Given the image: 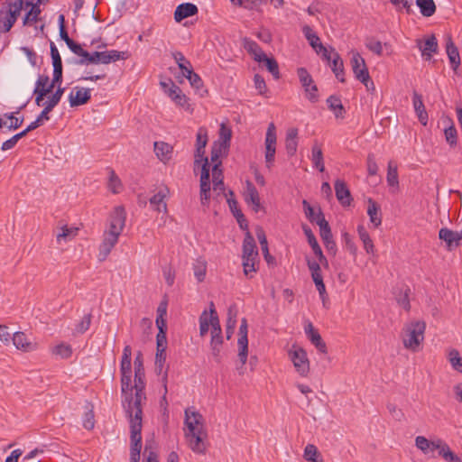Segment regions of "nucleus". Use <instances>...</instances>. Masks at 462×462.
<instances>
[{
  "label": "nucleus",
  "instance_id": "6",
  "mask_svg": "<svg viewBox=\"0 0 462 462\" xmlns=\"http://www.w3.org/2000/svg\"><path fill=\"white\" fill-rule=\"evenodd\" d=\"M289 356L297 373L300 376H307L310 372V362L306 351L300 346H292Z\"/></svg>",
  "mask_w": 462,
  "mask_h": 462
},
{
  "label": "nucleus",
  "instance_id": "11",
  "mask_svg": "<svg viewBox=\"0 0 462 462\" xmlns=\"http://www.w3.org/2000/svg\"><path fill=\"white\" fill-rule=\"evenodd\" d=\"M350 62L356 79L359 81H367V79H370V75L365 61L358 52L353 53Z\"/></svg>",
  "mask_w": 462,
  "mask_h": 462
},
{
  "label": "nucleus",
  "instance_id": "7",
  "mask_svg": "<svg viewBox=\"0 0 462 462\" xmlns=\"http://www.w3.org/2000/svg\"><path fill=\"white\" fill-rule=\"evenodd\" d=\"M200 172V202L204 207L209 206L210 201V166L208 159H204L199 165Z\"/></svg>",
  "mask_w": 462,
  "mask_h": 462
},
{
  "label": "nucleus",
  "instance_id": "58",
  "mask_svg": "<svg viewBox=\"0 0 462 462\" xmlns=\"http://www.w3.org/2000/svg\"><path fill=\"white\" fill-rule=\"evenodd\" d=\"M445 138L447 143L451 146H455L457 144V132L454 125H450L449 127L446 128L444 131Z\"/></svg>",
  "mask_w": 462,
  "mask_h": 462
},
{
  "label": "nucleus",
  "instance_id": "64",
  "mask_svg": "<svg viewBox=\"0 0 462 462\" xmlns=\"http://www.w3.org/2000/svg\"><path fill=\"white\" fill-rule=\"evenodd\" d=\"M367 171L370 176H375L378 172V165L375 162L374 155L369 153L366 159Z\"/></svg>",
  "mask_w": 462,
  "mask_h": 462
},
{
  "label": "nucleus",
  "instance_id": "18",
  "mask_svg": "<svg viewBox=\"0 0 462 462\" xmlns=\"http://www.w3.org/2000/svg\"><path fill=\"white\" fill-rule=\"evenodd\" d=\"M247 333H248V327L247 326H241L239 327V332H238V340H237V346H238V359L243 364H246L247 358H248V338H247Z\"/></svg>",
  "mask_w": 462,
  "mask_h": 462
},
{
  "label": "nucleus",
  "instance_id": "14",
  "mask_svg": "<svg viewBox=\"0 0 462 462\" xmlns=\"http://www.w3.org/2000/svg\"><path fill=\"white\" fill-rule=\"evenodd\" d=\"M439 238L446 243L448 250H452L459 246L462 242V230L457 232L447 227H442L439 231Z\"/></svg>",
  "mask_w": 462,
  "mask_h": 462
},
{
  "label": "nucleus",
  "instance_id": "36",
  "mask_svg": "<svg viewBox=\"0 0 462 462\" xmlns=\"http://www.w3.org/2000/svg\"><path fill=\"white\" fill-rule=\"evenodd\" d=\"M172 57L178 64L179 69L181 70L182 75L185 77L187 74H190L193 70L191 63L188 60L180 51H175L172 53Z\"/></svg>",
  "mask_w": 462,
  "mask_h": 462
},
{
  "label": "nucleus",
  "instance_id": "5",
  "mask_svg": "<svg viewBox=\"0 0 462 462\" xmlns=\"http://www.w3.org/2000/svg\"><path fill=\"white\" fill-rule=\"evenodd\" d=\"M130 423V462H140L142 449V420H129Z\"/></svg>",
  "mask_w": 462,
  "mask_h": 462
},
{
  "label": "nucleus",
  "instance_id": "49",
  "mask_svg": "<svg viewBox=\"0 0 462 462\" xmlns=\"http://www.w3.org/2000/svg\"><path fill=\"white\" fill-rule=\"evenodd\" d=\"M329 65L335 76L345 75L343 60L337 51L333 52V59Z\"/></svg>",
  "mask_w": 462,
  "mask_h": 462
},
{
  "label": "nucleus",
  "instance_id": "56",
  "mask_svg": "<svg viewBox=\"0 0 462 462\" xmlns=\"http://www.w3.org/2000/svg\"><path fill=\"white\" fill-rule=\"evenodd\" d=\"M448 357L452 367L462 374V357H460L458 351L452 349L449 352Z\"/></svg>",
  "mask_w": 462,
  "mask_h": 462
},
{
  "label": "nucleus",
  "instance_id": "60",
  "mask_svg": "<svg viewBox=\"0 0 462 462\" xmlns=\"http://www.w3.org/2000/svg\"><path fill=\"white\" fill-rule=\"evenodd\" d=\"M306 262H307V265L311 273L312 279L322 276L320 265L317 261L311 260L309 257H307Z\"/></svg>",
  "mask_w": 462,
  "mask_h": 462
},
{
  "label": "nucleus",
  "instance_id": "4",
  "mask_svg": "<svg viewBox=\"0 0 462 462\" xmlns=\"http://www.w3.org/2000/svg\"><path fill=\"white\" fill-rule=\"evenodd\" d=\"M12 4V0H5L0 9V32L2 33L8 32L21 14V2L19 1L17 5Z\"/></svg>",
  "mask_w": 462,
  "mask_h": 462
},
{
  "label": "nucleus",
  "instance_id": "34",
  "mask_svg": "<svg viewBox=\"0 0 462 462\" xmlns=\"http://www.w3.org/2000/svg\"><path fill=\"white\" fill-rule=\"evenodd\" d=\"M243 46L255 61H260L262 55L265 54L258 43L249 38L243 39Z\"/></svg>",
  "mask_w": 462,
  "mask_h": 462
},
{
  "label": "nucleus",
  "instance_id": "44",
  "mask_svg": "<svg viewBox=\"0 0 462 462\" xmlns=\"http://www.w3.org/2000/svg\"><path fill=\"white\" fill-rule=\"evenodd\" d=\"M302 206L304 208V212L306 215V217L312 223H316L318 225V221L321 215H324L321 208H319L318 211L316 212L314 208L311 207V205L307 201H302Z\"/></svg>",
  "mask_w": 462,
  "mask_h": 462
},
{
  "label": "nucleus",
  "instance_id": "46",
  "mask_svg": "<svg viewBox=\"0 0 462 462\" xmlns=\"http://www.w3.org/2000/svg\"><path fill=\"white\" fill-rule=\"evenodd\" d=\"M85 414L83 417V427L90 430L95 427V416L93 411V405L90 402H87L85 406Z\"/></svg>",
  "mask_w": 462,
  "mask_h": 462
},
{
  "label": "nucleus",
  "instance_id": "9",
  "mask_svg": "<svg viewBox=\"0 0 462 462\" xmlns=\"http://www.w3.org/2000/svg\"><path fill=\"white\" fill-rule=\"evenodd\" d=\"M208 437L206 429L196 432H186L185 439L189 448L196 454L205 455L207 452L206 439Z\"/></svg>",
  "mask_w": 462,
  "mask_h": 462
},
{
  "label": "nucleus",
  "instance_id": "32",
  "mask_svg": "<svg viewBox=\"0 0 462 462\" xmlns=\"http://www.w3.org/2000/svg\"><path fill=\"white\" fill-rule=\"evenodd\" d=\"M302 32L309 42L310 45L317 51L319 52L318 49H324L323 44L320 42L319 37L318 34L312 30V28L310 25H303L302 26Z\"/></svg>",
  "mask_w": 462,
  "mask_h": 462
},
{
  "label": "nucleus",
  "instance_id": "20",
  "mask_svg": "<svg viewBox=\"0 0 462 462\" xmlns=\"http://www.w3.org/2000/svg\"><path fill=\"white\" fill-rule=\"evenodd\" d=\"M418 47L421 51V55L425 60H430L434 53L438 51V41L434 34L428 37L424 44H421L420 41H418Z\"/></svg>",
  "mask_w": 462,
  "mask_h": 462
},
{
  "label": "nucleus",
  "instance_id": "2",
  "mask_svg": "<svg viewBox=\"0 0 462 462\" xmlns=\"http://www.w3.org/2000/svg\"><path fill=\"white\" fill-rule=\"evenodd\" d=\"M426 323L422 320H411L404 324L401 338L404 348L417 353L421 349V344L424 340Z\"/></svg>",
  "mask_w": 462,
  "mask_h": 462
},
{
  "label": "nucleus",
  "instance_id": "54",
  "mask_svg": "<svg viewBox=\"0 0 462 462\" xmlns=\"http://www.w3.org/2000/svg\"><path fill=\"white\" fill-rule=\"evenodd\" d=\"M167 312V303L162 301L157 308L156 326L157 328H167L166 319L163 318Z\"/></svg>",
  "mask_w": 462,
  "mask_h": 462
},
{
  "label": "nucleus",
  "instance_id": "38",
  "mask_svg": "<svg viewBox=\"0 0 462 462\" xmlns=\"http://www.w3.org/2000/svg\"><path fill=\"white\" fill-rule=\"evenodd\" d=\"M416 5L424 17H430L436 13V5L433 0H416Z\"/></svg>",
  "mask_w": 462,
  "mask_h": 462
},
{
  "label": "nucleus",
  "instance_id": "31",
  "mask_svg": "<svg viewBox=\"0 0 462 462\" xmlns=\"http://www.w3.org/2000/svg\"><path fill=\"white\" fill-rule=\"evenodd\" d=\"M368 208L367 214L370 217L371 223L374 225V226H379L382 223V216H381V208L380 206L372 199H368Z\"/></svg>",
  "mask_w": 462,
  "mask_h": 462
},
{
  "label": "nucleus",
  "instance_id": "48",
  "mask_svg": "<svg viewBox=\"0 0 462 462\" xmlns=\"http://www.w3.org/2000/svg\"><path fill=\"white\" fill-rule=\"evenodd\" d=\"M255 234H256V236H257L258 241L260 243L261 249H262V252L263 254V256H264L265 260L267 262H269V258H272V257H271V255L269 254L268 242H267V238H266V236H265V232L263 231V229L262 227H257L256 230H255Z\"/></svg>",
  "mask_w": 462,
  "mask_h": 462
},
{
  "label": "nucleus",
  "instance_id": "43",
  "mask_svg": "<svg viewBox=\"0 0 462 462\" xmlns=\"http://www.w3.org/2000/svg\"><path fill=\"white\" fill-rule=\"evenodd\" d=\"M386 180L389 186H399L397 165L393 161H390L388 162Z\"/></svg>",
  "mask_w": 462,
  "mask_h": 462
},
{
  "label": "nucleus",
  "instance_id": "61",
  "mask_svg": "<svg viewBox=\"0 0 462 462\" xmlns=\"http://www.w3.org/2000/svg\"><path fill=\"white\" fill-rule=\"evenodd\" d=\"M196 137V147L205 148L208 143L207 129L205 127H199Z\"/></svg>",
  "mask_w": 462,
  "mask_h": 462
},
{
  "label": "nucleus",
  "instance_id": "51",
  "mask_svg": "<svg viewBox=\"0 0 462 462\" xmlns=\"http://www.w3.org/2000/svg\"><path fill=\"white\" fill-rule=\"evenodd\" d=\"M41 14V8L39 5H35L30 7V10L25 14L23 19V24L28 25L32 23H35L39 19V14Z\"/></svg>",
  "mask_w": 462,
  "mask_h": 462
},
{
  "label": "nucleus",
  "instance_id": "12",
  "mask_svg": "<svg viewBox=\"0 0 462 462\" xmlns=\"http://www.w3.org/2000/svg\"><path fill=\"white\" fill-rule=\"evenodd\" d=\"M164 92L174 101L178 106L185 107L187 104V97L182 93L180 87H178L171 79L169 82H161Z\"/></svg>",
  "mask_w": 462,
  "mask_h": 462
},
{
  "label": "nucleus",
  "instance_id": "26",
  "mask_svg": "<svg viewBox=\"0 0 462 462\" xmlns=\"http://www.w3.org/2000/svg\"><path fill=\"white\" fill-rule=\"evenodd\" d=\"M412 103L419 121L421 123V125H426L428 124V113L425 109L422 97L417 91H413Z\"/></svg>",
  "mask_w": 462,
  "mask_h": 462
},
{
  "label": "nucleus",
  "instance_id": "47",
  "mask_svg": "<svg viewBox=\"0 0 462 462\" xmlns=\"http://www.w3.org/2000/svg\"><path fill=\"white\" fill-rule=\"evenodd\" d=\"M302 229L314 254L317 255L318 254L322 252L321 247L319 246L312 230L307 225H303Z\"/></svg>",
  "mask_w": 462,
  "mask_h": 462
},
{
  "label": "nucleus",
  "instance_id": "42",
  "mask_svg": "<svg viewBox=\"0 0 462 462\" xmlns=\"http://www.w3.org/2000/svg\"><path fill=\"white\" fill-rule=\"evenodd\" d=\"M210 316L208 317L209 326H211V335L212 334H222L221 326L219 323V319L217 317L215 305L211 301L209 308Z\"/></svg>",
  "mask_w": 462,
  "mask_h": 462
},
{
  "label": "nucleus",
  "instance_id": "8",
  "mask_svg": "<svg viewBox=\"0 0 462 462\" xmlns=\"http://www.w3.org/2000/svg\"><path fill=\"white\" fill-rule=\"evenodd\" d=\"M297 75L300 82L304 88L306 97L311 102L316 103L319 100L318 87L315 84L311 75L308 70L301 67L297 69Z\"/></svg>",
  "mask_w": 462,
  "mask_h": 462
},
{
  "label": "nucleus",
  "instance_id": "52",
  "mask_svg": "<svg viewBox=\"0 0 462 462\" xmlns=\"http://www.w3.org/2000/svg\"><path fill=\"white\" fill-rule=\"evenodd\" d=\"M304 458L309 462H323L322 459H318L319 452L316 446L308 444L304 449Z\"/></svg>",
  "mask_w": 462,
  "mask_h": 462
},
{
  "label": "nucleus",
  "instance_id": "22",
  "mask_svg": "<svg viewBox=\"0 0 462 462\" xmlns=\"http://www.w3.org/2000/svg\"><path fill=\"white\" fill-rule=\"evenodd\" d=\"M12 340L15 347L23 352H32L37 348V343L30 341L23 332L14 333Z\"/></svg>",
  "mask_w": 462,
  "mask_h": 462
},
{
  "label": "nucleus",
  "instance_id": "40",
  "mask_svg": "<svg viewBox=\"0 0 462 462\" xmlns=\"http://www.w3.org/2000/svg\"><path fill=\"white\" fill-rule=\"evenodd\" d=\"M167 328H158L156 336V354L166 355L167 348Z\"/></svg>",
  "mask_w": 462,
  "mask_h": 462
},
{
  "label": "nucleus",
  "instance_id": "30",
  "mask_svg": "<svg viewBox=\"0 0 462 462\" xmlns=\"http://www.w3.org/2000/svg\"><path fill=\"white\" fill-rule=\"evenodd\" d=\"M298 129L291 128L288 130L286 134L285 139V149L286 152L289 156H293L297 152L298 147Z\"/></svg>",
  "mask_w": 462,
  "mask_h": 462
},
{
  "label": "nucleus",
  "instance_id": "41",
  "mask_svg": "<svg viewBox=\"0 0 462 462\" xmlns=\"http://www.w3.org/2000/svg\"><path fill=\"white\" fill-rule=\"evenodd\" d=\"M439 456L446 462H462V458L455 454L445 441L443 445L439 447Z\"/></svg>",
  "mask_w": 462,
  "mask_h": 462
},
{
  "label": "nucleus",
  "instance_id": "3",
  "mask_svg": "<svg viewBox=\"0 0 462 462\" xmlns=\"http://www.w3.org/2000/svg\"><path fill=\"white\" fill-rule=\"evenodd\" d=\"M258 258V250L254 236L249 231L246 232L243 241V268L245 275L255 273V261Z\"/></svg>",
  "mask_w": 462,
  "mask_h": 462
},
{
  "label": "nucleus",
  "instance_id": "29",
  "mask_svg": "<svg viewBox=\"0 0 462 462\" xmlns=\"http://www.w3.org/2000/svg\"><path fill=\"white\" fill-rule=\"evenodd\" d=\"M127 53L125 51H118L116 50L100 51L98 63L109 64L110 62L116 61L119 60H125Z\"/></svg>",
  "mask_w": 462,
  "mask_h": 462
},
{
  "label": "nucleus",
  "instance_id": "39",
  "mask_svg": "<svg viewBox=\"0 0 462 462\" xmlns=\"http://www.w3.org/2000/svg\"><path fill=\"white\" fill-rule=\"evenodd\" d=\"M318 226H319L320 237L323 243H327V241H333V236L331 232V228L329 226L328 222L325 219L324 215H321L319 221Z\"/></svg>",
  "mask_w": 462,
  "mask_h": 462
},
{
  "label": "nucleus",
  "instance_id": "27",
  "mask_svg": "<svg viewBox=\"0 0 462 462\" xmlns=\"http://www.w3.org/2000/svg\"><path fill=\"white\" fill-rule=\"evenodd\" d=\"M446 51L449 60V62L452 66V69L455 73H457V70L461 63L460 61V56L457 48L454 44L452 38L449 36L448 38L447 43H446Z\"/></svg>",
  "mask_w": 462,
  "mask_h": 462
},
{
  "label": "nucleus",
  "instance_id": "24",
  "mask_svg": "<svg viewBox=\"0 0 462 462\" xmlns=\"http://www.w3.org/2000/svg\"><path fill=\"white\" fill-rule=\"evenodd\" d=\"M244 197L247 204H252L253 210L258 212L261 207L259 193L255 186L249 180L246 181Z\"/></svg>",
  "mask_w": 462,
  "mask_h": 462
},
{
  "label": "nucleus",
  "instance_id": "35",
  "mask_svg": "<svg viewBox=\"0 0 462 462\" xmlns=\"http://www.w3.org/2000/svg\"><path fill=\"white\" fill-rule=\"evenodd\" d=\"M311 161L313 162V166L319 170V171L323 172L325 171L323 152L321 147L317 143L311 149Z\"/></svg>",
  "mask_w": 462,
  "mask_h": 462
},
{
  "label": "nucleus",
  "instance_id": "17",
  "mask_svg": "<svg viewBox=\"0 0 462 462\" xmlns=\"http://www.w3.org/2000/svg\"><path fill=\"white\" fill-rule=\"evenodd\" d=\"M69 96V101L71 107H76L87 104L91 98V89L76 87Z\"/></svg>",
  "mask_w": 462,
  "mask_h": 462
},
{
  "label": "nucleus",
  "instance_id": "55",
  "mask_svg": "<svg viewBox=\"0 0 462 462\" xmlns=\"http://www.w3.org/2000/svg\"><path fill=\"white\" fill-rule=\"evenodd\" d=\"M386 408L394 420L401 422L405 420L403 411L398 408L394 403L388 402Z\"/></svg>",
  "mask_w": 462,
  "mask_h": 462
},
{
  "label": "nucleus",
  "instance_id": "33",
  "mask_svg": "<svg viewBox=\"0 0 462 462\" xmlns=\"http://www.w3.org/2000/svg\"><path fill=\"white\" fill-rule=\"evenodd\" d=\"M126 213L123 206H117L114 208L113 212L109 217V223L115 224L121 229H124L125 226Z\"/></svg>",
  "mask_w": 462,
  "mask_h": 462
},
{
  "label": "nucleus",
  "instance_id": "19",
  "mask_svg": "<svg viewBox=\"0 0 462 462\" xmlns=\"http://www.w3.org/2000/svg\"><path fill=\"white\" fill-rule=\"evenodd\" d=\"M444 440L441 439L430 440L424 436H417L415 438V446L424 454H428L430 450L434 449H437L439 452V447L442 446Z\"/></svg>",
  "mask_w": 462,
  "mask_h": 462
},
{
  "label": "nucleus",
  "instance_id": "50",
  "mask_svg": "<svg viewBox=\"0 0 462 462\" xmlns=\"http://www.w3.org/2000/svg\"><path fill=\"white\" fill-rule=\"evenodd\" d=\"M236 325V310L233 311V308L230 307L228 309V317H227V320H226V332L227 339L231 338V337L234 333Z\"/></svg>",
  "mask_w": 462,
  "mask_h": 462
},
{
  "label": "nucleus",
  "instance_id": "15",
  "mask_svg": "<svg viewBox=\"0 0 462 462\" xmlns=\"http://www.w3.org/2000/svg\"><path fill=\"white\" fill-rule=\"evenodd\" d=\"M118 238L119 237L113 233H107L106 231L104 232L103 241L99 245V252L97 255L100 262H103L107 258L112 249L117 244Z\"/></svg>",
  "mask_w": 462,
  "mask_h": 462
},
{
  "label": "nucleus",
  "instance_id": "53",
  "mask_svg": "<svg viewBox=\"0 0 462 462\" xmlns=\"http://www.w3.org/2000/svg\"><path fill=\"white\" fill-rule=\"evenodd\" d=\"M110 176H109V182H108V188L109 189L116 194L119 193L122 189V182L118 176L116 174L114 170L109 171Z\"/></svg>",
  "mask_w": 462,
  "mask_h": 462
},
{
  "label": "nucleus",
  "instance_id": "13",
  "mask_svg": "<svg viewBox=\"0 0 462 462\" xmlns=\"http://www.w3.org/2000/svg\"><path fill=\"white\" fill-rule=\"evenodd\" d=\"M63 93L64 88H57L56 91L51 95V97H50L49 100L43 104L44 108L37 116V119H39L42 124H43L44 121H48L50 119L49 113L51 112L52 109L59 104Z\"/></svg>",
  "mask_w": 462,
  "mask_h": 462
},
{
  "label": "nucleus",
  "instance_id": "57",
  "mask_svg": "<svg viewBox=\"0 0 462 462\" xmlns=\"http://www.w3.org/2000/svg\"><path fill=\"white\" fill-rule=\"evenodd\" d=\"M62 82V66H55L53 67V78L52 81L48 86V88L52 91L54 87L58 85V88L60 87Z\"/></svg>",
  "mask_w": 462,
  "mask_h": 462
},
{
  "label": "nucleus",
  "instance_id": "1",
  "mask_svg": "<svg viewBox=\"0 0 462 462\" xmlns=\"http://www.w3.org/2000/svg\"><path fill=\"white\" fill-rule=\"evenodd\" d=\"M131 356V346H125L120 364L122 393L125 394L123 405L129 420H134L135 418L142 420V402L146 399L143 392L145 388V372L134 371V385L132 386Z\"/></svg>",
  "mask_w": 462,
  "mask_h": 462
},
{
  "label": "nucleus",
  "instance_id": "10",
  "mask_svg": "<svg viewBox=\"0 0 462 462\" xmlns=\"http://www.w3.org/2000/svg\"><path fill=\"white\" fill-rule=\"evenodd\" d=\"M276 128L273 123L269 124L265 135V162L266 166L271 168L276 152Z\"/></svg>",
  "mask_w": 462,
  "mask_h": 462
},
{
  "label": "nucleus",
  "instance_id": "28",
  "mask_svg": "<svg viewBox=\"0 0 462 462\" xmlns=\"http://www.w3.org/2000/svg\"><path fill=\"white\" fill-rule=\"evenodd\" d=\"M173 148L167 143L155 142L154 143V152L158 159L166 163L171 159Z\"/></svg>",
  "mask_w": 462,
  "mask_h": 462
},
{
  "label": "nucleus",
  "instance_id": "23",
  "mask_svg": "<svg viewBox=\"0 0 462 462\" xmlns=\"http://www.w3.org/2000/svg\"><path fill=\"white\" fill-rule=\"evenodd\" d=\"M168 194L169 189L167 187H163L156 194H154L149 200L152 209L158 212L166 213L167 204L165 202V198L168 196Z\"/></svg>",
  "mask_w": 462,
  "mask_h": 462
},
{
  "label": "nucleus",
  "instance_id": "62",
  "mask_svg": "<svg viewBox=\"0 0 462 462\" xmlns=\"http://www.w3.org/2000/svg\"><path fill=\"white\" fill-rule=\"evenodd\" d=\"M409 291L410 289L407 288L403 293L401 291L400 294L396 296L398 304L407 311L411 309Z\"/></svg>",
  "mask_w": 462,
  "mask_h": 462
},
{
  "label": "nucleus",
  "instance_id": "16",
  "mask_svg": "<svg viewBox=\"0 0 462 462\" xmlns=\"http://www.w3.org/2000/svg\"><path fill=\"white\" fill-rule=\"evenodd\" d=\"M184 423L188 428L187 432H196L199 431L200 428L205 429L203 416L196 411H191L189 409L185 410Z\"/></svg>",
  "mask_w": 462,
  "mask_h": 462
},
{
  "label": "nucleus",
  "instance_id": "45",
  "mask_svg": "<svg viewBox=\"0 0 462 462\" xmlns=\"http://www.w3.org/2000/svg\"><path fill=\"white\" fill-rule=\"evenodd\" d=\"M357 233L361 239V241L364 244V247L365 251L370 254L374 252V244L372 239L370 238V236L364 226L360 225L357 226Z\"/></svg>",
  "mask_w": 462,
  "mask_h": 462
},
{
  "label": "nucleus",
  "instance_id": "25",
  "mask_svg": "<svg viewBox=\"0 0 462 462\" xmlns=\"http://www.w3.org/2000/svg\"><path fill=\"white\" fill-rule=\"evenodd\" d=\"M199 9L197 5L191 3L180 4L177 6L174 12V19L176 22H180L185 18L197 14Z\"/></svg>",
  "mask_w": 462,
  "mask_h": 462
},
{
  "label": "nucleus",
  "instance_id": "63",
  "mask_svg": "<svg viewBox=\"0 0 462 462\" xmlns=\"http://www.w3.org/2000/svg\"><path fill=\"white\" fill-rule=\"evenodd\" d=\"M53 353L60 356L62 358H68L72 354V349L69 345L60 344L55 346Z\"/></svg>",
  "mask_w": 462,
  "mask_h": 462
},
{
  "label": "nucleus",
  "instance_id": "21",
  "mask_svg": "<svg viewBox=\"0 0 462 462\" xmlns=\"http://www.w3.org/2000/svg\"><path fill=\"white\" fill-rule=\"evenodd\" d=\"M335 192L338 202L343 206H349L352 201V197L349 189L346 182L342 180H337L335 181Z\"/></svg>",
  "mask_w": 462,
  "mask_h": 462
},
{
  "label": "nucleus",
  "instance_id": "59",
  "mask_svg": "<svg viewBox=\"0 0 462 462\" xmlns=\"http://www.w3.org/2000/svg\"><path fill=\"white\" fill-rule=\"evenodd\" d=\"M92 315L90 313L86 314L81 321L76 326V332L79 334L85 333L91 325Z\"/></svg>",
  "mask_w": 462,
  "mask_h": 462
},
{
  "label": "nucleus",
  "instance_id": "37",
  "mask_svg": "<svg viewBox=\"0 0 462 462\" xmlns=\"http://www.w3.org/2000/svg\"><path fill=\"white\" fill-rule=\"evenodd\" d=\"M259 63H263L268 71L273 76L275 79H280L279 65L277 60L273 57H268L266 54H263Z\"/></svg>",
  "mask_w": 462,
  "mask_h": 462
}]
</instances>
